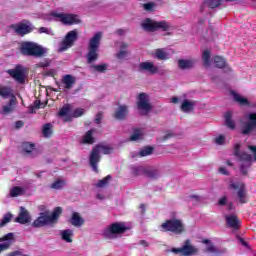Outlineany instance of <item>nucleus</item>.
Returning a JSON list of instances; mask_svg holds the SVG:
<instances>
[{"instance_id": "nucleus-1", "label": "nucleus", "mask_w": 256, "mask_h": 256, "mask_svg": "<svg viewBox=\"0 0 256 256\" xmlns=\"http://www.w3.org/2000/svg\"><path fill=\"white\" fill-rule=\"evenodd\" d=\"M103 34L97 32L94 34V37L89 40L88 43V52L86 54L87 63H95L99 59V46L101 45V39Z\"/></svg>"}, {"instance_id": "nucleus-2", "label": "nucleus", "mask_w": 256, "mask_h": 256, "mask_svg": "<svg viewBox=\"0 0 256 256\" xmlns=\"http://www.w3.org/2000/svg\"><path fill=\"white\" fill-rule=\"evenodd\" d=\"M128 229L129 227L124 222H116L106 227L102 235L105 239H119Z\"/></svg>"}, {"instance_id": "nucleus-3", "label": "nucleus", "mask_w": 256, "mask_h": 256, "mask_svg": "<svg viewBox=\"0 0 256 256\" xmlns=\"http://www.w3.org/2000/svg\"><path fill=\"white\" fill-rule=\"evenodd\" d=\"M61 213H63V209H61V207L55 208L51 215L41 213L40 216L33 222V227H45V225H55Z\"/></svg>"}, {"instance_id": "nucleus-4", "label": "nucleus", "mask_w": 256, "mask_h": 256, "mask_svg": "<svg viewBox=\"0 0 256 256\" xmlns=\"http://www.w3.org/2000/svg\"><path fill=\"white\" fill-rule=\"evenodd\" d=\"M20 51L22 55H27L28 57H41L47 53L45 48L35 42H22Z\"/></svg>"}, {"instance_id": "nucleus-5", "label": "nucleus", "mask_w": 256, "mask_h": 256, "mask_svg": "<svg viewBox=\"0 0 256 256\" xmlns=\"http://www.w3.org/2000/svg\"><path fill=\"white\" fill-rule=\"evenodd\" d=\"M160 231L173 233V235H181L185 232V224L180 219H169L160 225Z\"/></svg>"}, {"instance_id": "nucleus-6", "label": "nucleus", "mask_w": 256, "mask_h": 256, "mask_svg": "<svg viewBox=\"0 0 256 256\" xmlns=\"http://www.w3.org/2000/svg\"><path fill=\"white\" fill-rule=\"evenodd\" d=\"M113 153V148L109 145H98L96 146L90 154V165L93 171L97 172V163L101 159V155H109Z\"/></svg>"}, {"instance_id": "nucleus-7", "label": "nucleus", "mask_w": 256, "mask_h": 256, "mask_svg": "<svg viewBox=\"0 0 256 256\" xmlns=\"http://www.w3.org/2000/svg\"><path fill=\"white\" fill-rule=\"evenodd\" d=\"M50 17L51 19H55V21H60L64 25H77V23H80L79 16L75 14L54 11Z\"/></svg>"}, {"instance_id": "nucleus-8", "label": "nucleus", "mask_w": 256, "mask_h": 256, "mask_svg": "<svg viewBox=\"0 0 256 256\" xmlns=\"http://www.w3.org/2000/svg\"><path fill=\"white\" fill-rule=\"evenodd\" d=\"M141 27L144 31H148L150 33L159 29H161L162 31H167L169 29V23H167L166 21L157 22L155 20L147 18L142 21Z\"/></svg>"}, {"instance_id": "nucleus-9", "label": "nucleus", "mask_w": 256, "mask_h": 256, "mask_svg": "<svg viewBox=\"0 0 256 256\" xmlns=\"http://www.w3.org/2000/svg\"><path fill=\"white\" fill-rule=\"evenodd\" d=\"M229 189H232L236 193V199L239 203H247V191L245 190V184L243 182L230 181Z\"/></svg>"}, {"instance_id": "nucleus-10", "label": "nucleus", "mask_w": 256, "mask_h": 256, "mask_svg": "<svg viewBox=\"0 0 256 256\" xmlns=\"http://www.w3.org/2000/svg\"><path fill=\"white\" fill-rule=\"evenodd\" d=\"M239 147V144L235 146V155L239 157L240 161H245L246 167H249L251 161H256V147L248 146V151H250V154L239 152Z\"/></svg>"}, {"instance_id": "nucleus-11", "label": "nucleus", "mask_w": 256, "mask_h": 256, "mask_svg": "<svg viewBox=\"0 0 256 256\" xmlns=\"http://www.w3.org/2000/svg\"><path fill=\"white\" fill-rule=\"evenodd\" d=\"M77 35V30L68 32L59 45V53H63L67 51V49H71V47H73L74 43L77 41Z\"/></svg>"}, {"instance_id": "nucleus-12", "label": "nucleus", "mask_w": 256, "mask_h": 256, "mask_svg": "<svg viewBox=\"0 0 256 256\" xmlns=\"http://www.w3.org/2000/svg\"><path fill=\"white\" fill-rule=\"evenodd\" d=\"M137 109L141 115H147L151 111V102L147 93H140L138 95Z\"/></svg>"}, {"instance_id": "nucleus-13", "label": "nucleus", "mask_w": 256, "mask_h": 256, "mask_svg": "<svg viewBox=\"0 0 256 256\" xmlns=\"http://www.w3.org/2000/svg\"><path fill=\"white\" fill-rule=\"evenodd\" d=\"M171 252L179 256H193L197 255L199 250L187 240L181 248H172Z\"/></svg>"}, {"instance_id": "nucleus-14", "label": "nucleus", "mask_w": 256, "mask_h": 256, "mask_svg": "<svg viewBox=\"0 0 256 256\" xmlns=\"http://www.w3.org/2000/svg\"><path fill=\"white\" fill-rule=\"evenodd\" d=\"M133 175H146L150 179H157L161 175L159 170L153 168H143L142 166H136L132 168Z\"/></svg>"}, {"instance_id": "nucleus-15", "label": "nucleus", "mask_w": 256, "mask_h": 256, "mask_svg": "<svg viewBox=\"0 0 256 256\" xmlns=\"http://www.w3.org/2000/svg\"><path fill=\"white\" fill-rule=\"evenodd\" d=\"M8 73L17 83H25V77H27V69L25 67L17 65L14 69L8 70Z\"/></svg>"}, {"instance_id": "nucleus-16", "label": "nucleus", "mask_w": 256, "mask_h": 256, "mask_svg": "<svg viewBox=\"0 0 256 256\" xmlns=\"http://www.w3.org/2000/svg\"><path fill=\"white\" fill-rule=\"evenodd\" d=\"M15 243V234L8 233L0 238V253L7 251Z\"/></svg>"}, {"instance_id": "nucleus-17", "label": "nucleus", "mask_w": 256, "mask_h": 256, "mask_svg": "<svg viewBox=\"0 0 256 256\" xmlns=\"http://www.w3.org/2000/svg\"><path fill=\"white\" fill-rule=\"evenodd\" d=\"M246 119L248 120V123H246L242 127V134L243 135H249L253 129L256 127V113H250L246 115Z\"/></svg>"}, {"instance_id": "nucleus-18", "label": "nucleus", "mask_w": 256, "mask_h": 256, "mask_svg": "<svg viewBox=\"0 0 256 256\" xmlns=\"http://www.w3.org/2000/svg\"><path fill=\"white\" fill-rule=\"evenodd\" d=\"M172 54L173 52L167 48H158L152 52V57L158 61H167V59H171Z\"/></svg>"}, {"instance_id": "nucleus-19", "label": "nucleus", "mask_w": 256, "mask_h": 256, "mask_svg": "<svg viewBox=\"0 0 256 256\" xmlns=\"http://www.w3.org/2000/svg\"><path fill=\"white\" fill-rule=\"evenodd\" d=\"M75 83H77V78L71 74H66L62 77L60 87H62L64 91H69L73 89Z\"/></svg>"}, {"instance_id": "nucleus-20", "label": "nucleus", "mask_w": 256, "mask_h": 256, "mask_svg": "<svg viewBox=\"0 0 256 256\" xmlns=\"http://www.w3.org/2000/svg\"><path fill=\"white\" fill-rule=\"evenodd\" d=\"M14 31L18 35H27V33H31L33 31V24L29 21H24L20 24L14 25Z\"/></svg>"}, {"instance_id": "nucleus-21", "label": "nucleus", "mask_w": 256, "mask_h": 256, "mask_svg": "<svg viewBox=\"0 0 256 256\" xmlns=\"http://www.w3.org/2000/svg\"><path fill=\"white\" fill-rule=\"evenodd\" d=\"M138 70L145 71L146 73H149L150 75H155L159 71L157 66H155V63H153L151 61L141 62L138 65Z\"/></svg>"}, {"instance_id": "nucleus-22", "label": "nucleus", "mask_w": 256, "mask_h": 256, "mask_svg": "<svg viewBox=\"0 0 256 256\" xmlns=\"http://www.w3.org/2000/svg\"><path fill=\"white\" fill-rule=\"evenodd\" d=\"M16 105H17V98L15 96H12L9 103L2 106L0 113L2 115H11V113L15 111Z\"/></svg>"}, {"instance_id": "nucleus-23", "label": "nucleus", "mask_w": 256, "mask_h": 256, "mask_svg": "<svg viewBox=\"0 0 256 256\" xmlns=\"http://www.w3.org/2000/svg\"><path fill=\"white\" fill-rule=\"evenodd\" d=\"M59 237L64 243H73L75 233L71 229H63L59 231Z\"/></svg>"}, {"instance_id": "nucleus-24", "label": "nucleus", "mask_w": 256, "mask_h": 256, "mask_svg": "<svg viewBox=\"0 0 256 256\" xmlns=\"http://www.w3.org/2000/svg\"><path fill=\"white\" fill-rule=\"evenodd\" d=\"M225 219L230 229H239V225H241V221H239V218H237V215L227 214L225 216Z\"/></svg>"}, {"instance_id": "nucleus-25", "label": "nucleus", "mask_w": 256, "mask_h": 256, "mask_svg": "<svg viewBox=\"0 0 256 256\" xmlns=\"http://www.w3.org/2000/svg\"><path fill=\"white\" fill-rule=\"evenodd\" d=\"M16 222L21 223L22 225H25V223L31 222V216H29V212L25 208L20 207V213L16 218Z\"/></svg>"}, {"instance_id": "nucleus-26", "label": "nucleus", "mask_w": 256, "mask_h": 256, "mask_svg": "<svg viewBox=\"0 0 256 256\" xmlns=\"http://www.w3.org/2000/svg\"><path fill=\"white\" fill-rule=\"evenodd\" d=\"M22 151H24L27 157H35L37 155V150H35V144L33 143L24 142L22 144Z\"/></svg>"}, {"instance_id": "nucleus-27", "label": "nucleus", "mask_w": 256, "mask_h": 256, "mask_svg": "<svg viewBox=\"0 0 256 256\" xmlns=\"http://www.w3.org/2000/svg\"><path fill=\"white\" fill-rule=\"evenodd\" d=\"M129 113V108L126 105H120L115 113H114V117L115 119H118L119 121H123V119H125L127 117Z\"/></svg>"}, {"instance_id": "nucleus-28", "label": "nucleus", "mask_w": 256, "mask_h": 256, "mask_svg": "<svg viewBox=\"0 0 256 256\" xmlns=\"http://www.w3.org/2000/svg\"><path fill=\"white\" fill-rule=\"evenodd\" d=\"M71 225L74 227H81L83 223H85V220L82 219L81 215L77 212L72 213V217L70 219Z\"/></svg>"}, {"instance_id": "nucleus-29", "label": "nucleus", "mask_w": 256, "mask_h": 256, "mask_svg": "<svg viewBox=\"0 0 256 256\" xmlns=\"http://www.w3.org/2000/svg\"><path fill=\"white\" fill-rule=\"evenodd\" d=\"M193 109H195V102L188 99L182 102L181 110L183 111V113H191Z\"/></svg>"}, {"instance_id": "nucleus-30", "label": "nucleus", "mask_w": 256, "mask_h": 256, "mask_svg": "<svg viewBox=\"0 0 256 256\" xmlns=\"http://www.w3.org/2000/svg\"><path fill=\"white\" fill-rule=\"evenodd\" d=\"M70 111H71V106L65 105L59 111V117H62L63 121H71V116L69 114Z\"/></svg>"}, {"instance_id": "nucleus-31", "label": "nucleus", "mask_w": 256, "mask_h": 256, "mask_svg": "<svg viewBox=\"0 0 256 256\" xmlns=\"http://www.w3.org/2000/svg\"><path fill=\"white\" fill-rule=\"evenodd\" d=\"M195 65V61L189 59H180L178 60L179 69H191Z\"/></svg>"}, {"instance_id": "nucleus-32", "label": "nucleus", "mask_w": 256, "mask_h": 256, "mask_svg": "<svg viewBox=\"0 0 256 256\" xmlns=\"http://www.w3.org/2000/svg\"><path fill=\"white\" fill-rule=\"evenodd\" d=\"M94 133L95 129L87 131L82 139V143H88L89 145L95 143V138H93Z\"/></svg>"}, {"instance_id": "nucleus-33", "label": "nucleus", "mask_w": 256, "mask_h": 256, "mask_svg": "<svg viewBox=\"0 0 256 256\" xmlns=\"http://www.w3.org/2000/svg\"><path fill=\"white\" fill-rule=\"evenodd\" d=\"M231 95L234 101H236V103H239V105H249V101L247 100V98L241 96L240 94L236 92H231Z\"/></svg>"}, {"instance_id": "nucleus-34", "label": "nucleus", "mask_w": 256, "mask_h": 256, "mask_svg": "<svg viewBox=\"0 0 256 256\" xmlns=\"http://www.w3.org/2000/svg\"><path fill=\"white\" fill-rule=\"evenodd\" d=\"M127 44L126 43H122L120 45V51L117 54V59H119V61H123L124 59H127V55H129V52H127Z\"/></svg>"}, {"instance_id": "nucleus-35", "label": "nucleus", "mask_w": 256, "mask_h": 256, "mask_svg": "<svg viewBox=\"0 0 256 256\" xmlns=\"http://www.w3.org/2000/svg\"><path fill=\"white\" fill-rule=\"evenodd\" d=\"M25 194V188L21 186L12 187L10 190V197H19Z\"/></svg>"}, {"instance_id": "nucleus-36", "label": "nucleus", "mask_w": 256, "mask_h": 256, "mask_svg": "<svg viewBox=\"0 0 256 256\" xmlns=\"http://www.w3.org/2000/svg\"><path fill=\"white\" fill-rule=\"evenodd\" d=\"M67 182L64 179H56L51 185L50 189H54L55 191H59V189H63Z\"/></svg>"}, {"instance_id": "nucleus-37", "label": "nucleus", "mask_w": 256, "mask_h": 256, "mask_svg": "<svg viewBox=\"0 0 256 256\" xmlns=\"http://www.w3.org/2000/svg\"><path fill=\"white\" fill-rule=\"evenodd\" d=\"M214 64L218 69H223V67H227V62L225 61V58L221 56H215L214 57Z\"/></svg>"}, {"instance_id": "nucleus-38", "label": "nucleus", "mask_w": 256, "mask_h": 256, "mask_svg": "<svg viewBox=\"0 0 256 256\" xmlns=\"http://www.w3.org/2000/svg\"><path fill=\"white\" fill-rule=\"evenodd\" d=\"M13 92L11 91V88L9 87H0V97H3L4 99H7L8 97H13Z\"/></svg>"}, {"instance_id": "nucleus-39", "label": "nucleus", "mask_w": 256, "mask_h": 256, "mask_svg": "<svg viewBox=\"0 0 256 256\" xmlns=\"http://www.w3.org/2000/svg\"><path fill=\"white\" fill-rule=\"evenodd\" d=\"M231 117H232L231 112H226L224 115L225 123L229 127V129H235V121H233Z\"/></svg>"}, {"instance_id": "nucleus-40", "label": "nucleus", "mask_w": 256, "mask_h": 256, "mask_svg": "<svg viewBox=\"0 0 256 256\" xmlns=\"http://www.w3.org/2000/svg\"><path fill=\"white\" fill-rule=\"evenodd\" d=\"M202 243L204 245H206V251L208 253H217V248H215V246L213 245V243L211 242V240H203Z\"/></svg>"}, {"instance_id": "nucleus-41", "label": "nucleus", "mask_w": 256, "mask_h": 256, "mask_svg": "<svg viewBox=\"0 0 256 256\" xmlns=\"http://www.w3.org/2000/svg\"><path fill=\"white\" fill-rule=\"evenodd\" d=\"M202 59L205 67H209L211 65V52L209 50H205L202 54Z\"/></svg>"}, {"instance_id": "nucleus-42", "label": "nucleus", "mask_w": 256, "mask_h": 256, "mask_svg": "<svg viewBox=\"0 0 256 256\" xmlns=\"http://www.w3.org/2000/svg\"><path fill=\"white\" fill-rule=\"evenodd\" d=\"M107 67V64H98L92 65L90 69H92V71H96L97 73H105V71H107Z\"/></svg>"}, {"instance_id": "nucleus-43", "label": "nucleus", "mask_w": 256, "mask_h": 256, "mask_svg": "<svg viewBox=\"0 0 256 256\" xmlns=\"http://www.w3.org/2000/svg\"><path fill=\"white\" fill-rule=\"evenodd\" d=\"M143 139V131L135 130L132 136L130 137V141H139Z\"/></svg>"}, {"instance_id": "nucleus-44", "label": "nucleus", "mask_w": 256, "mask_h": 256, "mask_svg": "<svg viewBox=\"0 0 256 256\" xmlns=\"http://www.w3.org/2000/svg\"><path fill=\"white\" fill-rule=\"evenodd\" d=\"M153 153V148L151 147H144L139 151V156L140 157H147Z\"/></svg>"}, {"instance_id": "nucleus-45", "label": "nucleus", "mask_w": 256, "mask_h": 256, "mask_svg": "<svg viewBox=\"0 0 256 256\" xmlns=\"http://www.w3.org/2000/svg\"><path fill=\"white\" fill-rule=\"evenodd\" d=\"M111 180V176L108 175L106 176L104 179L100 180L97 184H96V187H100V188H103V187H107V185H109V181Z\"/></svg>"}, {"instance_id": "nucleus-46", "label": "nucleus", "mask_w": 256, "mask_h": 256, "mask_svg": "<svg viewBox=\"0 0 256 256\" xmlns=\"http://www.w3.org/2000/svg\"><path fill=\"white\" fill-rule=\"evenodd\" d=\"M221 1L223 0H209L206 2V5H208L210 9H215V7H219V5H221Z\"/></svg>"}, {"instance_id": "nucleus-47", "label": "nucleus", "mask_w": 256, "mask_h": 256, "mask_svg": "<svg viewBox=\"0 0 256 256\" xmlns=\"http://www.w3.org/2000/svg\"><path fill=\"white\" fill-rule=\"evenodd\" d=\"M51 124H45L43 127V135L44 137H51V133H53V131L51 130Z\"/></svg>"}, {"instance_id": "nucleus-48", "label": "nucleus", "mask_w": 256, "mask_h": 256, "mask_svg": "<svg viewBox=\"0 0 256 256\" xmlns=\"http://www.w3.org/2000/svg\"><path fill=\"white\" fill-rule=\"evenodd\" d=\"M214 143L216 145H225V136L224 135H218L214 138Z\"/></svg>"}, {"instance_id": "nucleus-49", "label": "nucleus", "mask_w": 256, "mask_h": 256, "mask_svg": "<svg viewBox=\"0 0 256 256\" xmlns=\"http://www.w3.org/2000/svg\"><path fill=\"white\" fill-rule=\"evenodd\" d=\"M12 217L13 216L11 214L4 215L3 219L0 222V227H5V225L11 221Z\"/></svg>"}, {"instance_id": "nucleus-50", "label": "nucleus", "mask_w": 256, "mask_h": 256, "mask_svg": "<svg viewBox=\"0 0 256 256\" xmlns=\"http://www.w3.org/2000/svg\"><path fill=\"white\" fill-rule=\"evenodd\" d=\"M82 115H85V109L76 108L72 114V117H81Z\"/></svg>"}, {"instance_id": "nucleus-51", "label": "nucleus", "mask_w": 256, "mask_h": 256, "mask_svg": "<svg viewBox=\"0 0 256 256\" xmlns=\"http://www.w3.org/2000/svg\"><path fill=\"white\" fill-rule=\"evenodd\" d=\"M38 32L41 34V33H45L46 35H51L53 36L54 33H53V30H51L50 28H47V27H41L39 28Z\"/></svg>"}, {"instance_id": "nucleus-52", "label": "nucleus", "mask_w": 256, "mask_h": 256, "mask_svg": "<svg viewBox=\"0 0 256 256\" xmlns=\"http://www.w3.org/2000/svg\"><path fill=\"white\" fill-rule=\"evenodd\" d=\"M228 203H229V198H227V196H222L218 201V205H220L221 207L227 205Z\"/></svg>"}, {"instance_id": "nucleus-53", "label": "nucleus", "mask_w": 256, "mask_h": 256, "mask_svg": "<svg viewBox=\"0 0 256 256\" xmlns=\"http://www.w3.org/2000/svg\"><path fill=\"white\" fill-rule=\"evenodd\" d=\"M154 8H155V4L152 2L143 4V9L145 11H153Z\"/></svg>"}, {"instance_id": "nucleus-54", "label": "nucleus", "mask_w": 256, "mask_h": 256, "mask_svg": "<svg viewBox=\"0 0 256 256\" xmlns=\"http://www.w3.org/2000/svg\"><path fill=\"white\" fill-rule=\"evenodd\" d=\"M171 137H175V134L169 132L162 137V141H167L168 139H171Z\"/></svg>"}, {"instance_id": "nucleus-55", "label": "nucleus", "mask_w": 256, "mask_h": 256, "mask_svg": "<svg viewBox=\"0 0 256 256\" xmlns=\"http://www.w3.org/2000/svg\"><path fill=\"white\" fill-rule=\"evenodd\" d=\"M8 256H27V255L23 254L21 251H14L8 254Z\"/></svg>"}, {"instance_id": "nucleus-56", "label": "nucleus", "mask_w": 256, "mask_h": 256, "mask_svg": "<svg viewBox=\"0 0 256 256\" xmlns=\"http://www.w3.org/2000/svg\"><path fill=\"white\" fill-rule=\"evenodd\" d=\"M219 173H221V175H229V171H227L226 167H220Z\"/></svg>"}, {"instance_id": "nucleus-57", "label": "nucleus", "mask_w": 256, "mask_h": 256, "mask_svg": "<svg viewBox=\"0 0 256 256\" xmlns=\"http://www.w3.org/2000/svg\"><path fill=\"white\" fill-rule=\"evenodd\" d=\"M37 65H38V67H49V61L44 60V61L38 63Z\"/></svg>"}, {"instance_id": "nucleus-58", "label": "nucleus", "mask_w": 256, "mask_h": 256, "mask_svg": "<svg viewBox=\"0 0 256 256\" xmlns=\"http://www.w3.org/2000/svg\"><path fill=\"white\" fill-rule=\"evenodd\" d=\"M101 119H103V115L101 113H98L95 118V123H101Z\"/></svg>"}, {"instance_id": "nucleus-59", "label": "nucleus", "mask_w": 256, "mask_h": 256, "mask_svg": "<svg viewBox=\"0 0 256 256\" xmlns=\"http://www.w3.org/2000/svg\"><path fill=\"white\" fill-rule=\"evenodd\" d=\"M15 127H16V129H21V127H23V122L22 121H17L15 123Z\"/></svg>"}, {"instance_id": "nucleus-60", "label": "nucleus", "mask_w": 256, "mask_h": 256, "mask_svg": "<svg viewBox=\"0 0 256 256\" xmlns=\"http://www.w3.org/2000/svg\"><path fill=\"white\" fill-rule=\"evenodd\" d=\"M240 171H241V173H243V175H245L247 173V168H245V166L241 165Z\"/></svg>"}, {"instance_id": "nucleus-61", "label": "nucleus", "mask_w": 256, "mask_h": 256, "mask_svg": "<svg viewBox=\"0 0 256 256\" xmlns=\"http://www.w3.org/2000/svg\"><path fill=\"white\" fill-rule=\"evenodd\" d=\"M171 103H179V98L178 97H172L171 98Z\"/></svg>"}, {"instance_id": "nucleus-62", "label": "nucleus", "mask_w": 256, "mask_h": 256, "mask_svg": "<svg viewBox=\"0 0 256 256\" xmlns=\"http://www.w3.org/2000/svg\"><path fill=\"white\" fill-rule=\"evenodd\" d=\"M190 197H191V199H195L196 201H201V196L192 195Z\"/></svg>"}, {"instance_id": "nucleus-63", "label": "nucleus", "mask_w": 256, "mask_h": 256, "mask_svg": "<svg viewBox=\"0 0 256 256\" xmlns=\"http://www.w3.org/2000/svg\"><path fill=\"white\" fill-rule=\"evenodd\" d=\"M117 33H118V35H123V33H125V30L119 29V30H117Z\"/></svg>"}, {"instance_id": "nucleus-64", "label": "nucleus", "mask_w": 256, "mask_h": 256, "mask_svg": "<svg viewBox=\"0 0 256 256\" xmlns=\"http://www.w3.org/2000/svg\"><path fill=\"white\" fill-rule=\"evenodd\" d=\"M240 243H242V245H244V247H247V242H245V240L240 238Z\"/></svg>"}]
</instances>
